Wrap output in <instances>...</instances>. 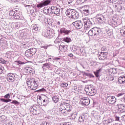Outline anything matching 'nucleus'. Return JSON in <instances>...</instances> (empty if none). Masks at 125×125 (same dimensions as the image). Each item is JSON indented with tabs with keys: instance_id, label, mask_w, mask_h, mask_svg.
Masks as SVG:
<instances>
[{
	"instance_id": "59",
	"label": "nucleus",
	"mask_w": 125,
	"mask_h": 125,
	"mask_svg": "<svg viewBox=\"0 0 125 125\" xmlns=\"http://www.w3.org/2000/svg\"><path fill=\"white\" fill-rule=\"evenodd\" d=\"M125 94V93H119L118 95H117V96L118 97H120V96H123V95H124Z\"/></svg>"
},
{
	"instance_id": "49",
	"label": "nucleus",
	"mask_w": 125,
	"mask_h": 125,
	"mask_svg": "<svg viewBox=\"0 0 125 125\" xmlns=\"http://www.w3.org/2000/svg\"><path fill=\"white\" fill-rule=\"evenodd\" d=\"M86 76H87V77H90V78H94V75L91 73H87Z\"/></svg>"
},
{
	"instance_id": "58",
	"label": "nucleus",
	"mask_w": 125,
	"mask_h": 125,
	"mask_svg": "<svg viewBox=\"0 0 125 125\" xmlns=\"http://www.w3.org/2000/svg\"><path fill=\"white\" fill-rule=\"evenodd\" d=\"M20 0H12V3H14L15 2H19Z\"/></svg>"
},
{
	"instance_id": "7",
	"label": "nucleus",
	"mask_w": 125,
	"mask_h": 125,
	"mask_svg": "<svg viewBox=\"0 0 125 125\" xmlns=\"http://www.w3.org/2000/svg\"><path fill=\"white\" fill-rule=\"evenodd\" d=\"M30 112L34 116L39 115V114H40V105L34 104L31 107Z\"/></svg>"
},
{
	"instance_id": "3",
	"label": "nucleus",
	"mask_w": 125,
	"mask_h": 125,
	"mask_svg": "<svg viewBox=\"0 0 125 125\" xmlns=\"http://www.w3.org/2000/svg\"><path fill=\"white\" fill-rule=\"evenodd\" d=\"M27 83L28 86L30 87L32 90H35L38 88L39 86V82L34 79H30Z\"/></svg>"
},
{
	"instance_id": "48",
	"label": "nucleus",
	"mask_w": 125,
	"mask_h": 125,
	"mask_svg": "<svg viewBox=\"0 0 125 125\" xmlns=\"http://www.w3.org/2000/svg\"><path fill=\"white\" fill-rule=\"evenodd\" d=\"M102 52H108V50L106 48V47H103L102 48Z\"/></svg>"
},
{
	"instance_id": "11",
	"label": "nucleus",
	"mask_w": 125,
	"mask_h": 125,
	"mask_svg": "<svg viewBox=\"0 0 125 125\" xmlns=\"http://www.w3.org/2000/svg\"><path fill=\"white\" fill-rule=\"evenodd\" d=\"M52 14H55L57 16H59L60 15V9L59 7L57 6H52Z\"/></svg>"
},
{
	"instance_id": "12",
	"label": "nucleus",
	"mask_w": 125,
	"mask_h": 125,
	"mask_svg": "<svg viewBox=\"0 0 125 125\" xmlns=\"http://www.w3.org/2000/svg\"><path fill=\"white\" fill-rule=\"evenodd\" d=\"M39 99L43 106H46V105L48 104V98L47 97H45L44 98H42V97H39Z\"/></svg>"
},
{
	"instance_id": "40",
	"label": "nucleus",
	"mask_w": 125,
	"mask_h": 125,
	"mask_svg": "<svg viewBox=\"0 0 125 125\" xmlns=\"http://www.w3.org/2000/svg\"><path fill=\"white\" fill-rule=\"evenodd\" d=\"M15 13H16L14 11H13V10H11L9 14L10 16L14 17V16L15 15Z\"/></svg>"
},
{
	"instance_id": "19",
	"label": "nucleus",
	"mask_w": 125,
	"mask_h": 125,
	"mask_svg": "<svg viewBox=\"0 0 125 125\" xmlns=\"http://www.w3.org/2000/svg\"><path fill=\"white\" fill-rule=\"evenodd\" d=\"M72 31L70 30H68L66 28L62 27L60 29V33L62 34V35H69L70 33H71Z\"/></svg>"
},
{
	"instance_id": "54",
	"label": "nucleus",
	"mask_w": 125,
	"mask_h": 125,
	"mask_svg": "<svg viewBox=\"0 0 125 125\" xmlns=\"http://www.w3.org/2000/svg\"><path fill=\"white\" fill-rule=\"evenodd\" d=\"M2 102H5V103H8V100L1 99Z\"/></svg>"
},
{
	"instance_id": "21",
	"label": "nucleus",
	"mask_w": 125,
	"mask_h": 125,
	"mask_svg": "<svg viewBox=\"0 0 125 125\" xmlns=\"http://www.w3.org/2000/svg\"><path fill=\"white\" fill-rule=\"evenodd\" d=\"M60 108L62 109H71V105L67 103H62L60 106Z\"/></svg>"
},
{
	"instance_id": "51",
	"label": "nucleus",
	"mask_w": 125,
	"mask_h": 125,
	"mask_svg": "<svg viewBox=\"0 0 125 125\" xmlns=\"http://www.w3.org/2000/svg\"><path fill=\"white\" fill-rule=\"evenodd\" d=\"M55 43H58L60 42V40L59 39V38H57L54 42Z\"/></svg>"
},
{
	"instance_id": "39",
	"label": "nucleus",
	"mask_w": 125,
	"mask_h": 125,
	"mask_svg": "<svg viewBox=\"0 0 125 125\" xmlns=\"http://www.w3.org/2000/svg\"><path fill=\"white\" fill-rule=\"evenodd\" d=\"M15 63H16V64H17V65H23V64H25L24 62L19 61H16L15 62Z\"/></svg>"
},
{
	"instance_id": "23",
	"label": "nucleus",
	"mask_w": 125,
	"mask_h": 125,
	"mask_svg": "<svg viewBox=\"0 0 125 125\" xmlns=\"http://www.w3.org/2000/svg\"><path fill=\"white\" fill-rule=\"evenodd\" d=\"M25 71L27 74H32V75L35 74V70L30 66H27L25 68Z\"/></svg>"
},
{
	"instance_id": "20",
	"label": "nucleus",
	"mask_w": 125,
	"mask_h": 125,
	"mask_svg": "<svg viewBox=\"0 0 125 125\" xmlns=\"http://www.w3.org/2000/svg\"><path fill=\"white\" fill-rule=\"evenodd\" d=\"M116 106L118 107L119 112H121V113H124V112H125V104H118L116 105Z\"/></svg>"
},
{
	"instance_id": "30",
	"label": "nucleus",
	"mask_w": 125,
	"mask_h": 125,
	"mask_svg": "<svg viewBox=\"0 0 125 125\" xmlns=\"http://www.w3.org/2000/svg\"><path fill=\"white\" fill-rule=\"evenodd\" d=\"M25 6L26 7H27V6L28 7L29 10L30 11V13H34V11H37V9L31 5H27Z\"/></svg>"
},
{
	"instance_id": "45",
	"label": "nucleus",
	"mask_w": 125,
	"mask_h": 125,
	"mask_svg": "<svg viewBox=\"0 0 125 125\" xmlns=\"http://www.w3.org/2000/svg\"><path fill=\"white\" fill-rule=\"evenodd\" d=\"M38 92H45L46 91V90L44 88H42V89H40L39 90H37Z\"/></svg>"
},
{
	"instance_id": "29",
	"label": "nucleus",
	"mask_w": 125,
	"mask_h": 125,
	"mask_svg": "<svg viewBox=\"0 0 125 125\" xmlns=\"http://www.w3.org/2000/svg\"><path fill=\"white\" fill-rule=\"evenodd\" d=\"M118 83L121 84L125 83V76H121L118 78Z\"/></svg>"
},
{
	"instance_id": "62",
	"label": "nucleus",
	"mask_w": 125,
	"mask_h": 125,
	"mask_svg": "<svg viewBox=\"0 0 125 125\" xmlns=\"http://www.w3.org/2000/svg\"><path fill=\"white\" fill-rule=\"evenodd\" d=\"M115 121H120V117L118 116H115Z\"/></svg>"
},
{
	"instance_id": "15",
	"label": "nucleus",
	"mask_w": 125,
	"mask_h": 125,
	"mask_svg": "<svg viewBox=\"0 0 125 125\" xmlns=\"http://www.w3.org/2000/svg\"><path fill=\"white\" fill-rule=\"evenodd\" d=\"M59 111H60L61 113L62 114L63 116H68V114L70 112H71V109H62L60 107H59Z\"/></svg>"
},
{
	"instance_id": "26",
	"label": "nucleus",
	"mask_w": 125,
	"mask_h": 125,
	"mask_svg": "<svg viewBox=\"0 0 125 125\" xmlns=\"http://www.w3.org/2000/svg\"><path fill=\"white\" fill-rule=\"evenodd\" d=\"M84 8H86L85 9H84L82 12L84 14V15H86V16H87V15H89V6H84Z\"/></svg>"
},
{
	"instance_id": "5",
	"label": "nucleus",
	"mask_w": 125,
	"mask_h": 125,
	"mask_svg": "<svg viewBox=\"0 0 125 125\" xmlns=\"http://www.w3.org/2000/svg\"><path fill=\"white\" fill-rule=\"evenodd\" d=\"M51 2L50 0H43L41 1L40 3H38L36 5L37 9H42V7L49 5V4Z\"/></svg>"
},
{
	"instance_id": "47",
	"label": "nucleus",
	"mask_w": 125,
	"mask_h": 125,
	"mask_svg": "<svg viewBox=\"0 0 125 125\" xmlns=\"http://www.w3.org/2000/svg\"><path fill=\"white\" fill-rule=\"evenodd\" d=\"M48 14H52V7L48 8Z\"/></svg>"
},
{
	"instance_id": "2",
	"label": "nucleus",
	"mask_w": 125,
	"mask_h": 125,
	"mask_svg": "<svg viewBox=\"0 0 125 125\" xmlns=\"http://www.w3.org/2000/svg\"><path fill=\"white\" fill-rule=\"evenodd\" d=\"M85 91L90 96H93L96 94L97 90L95 86L92 85L86 86L85 88Z\"/></svg>"
},
{
	"instance_id": "61",
	"label": "nucleus",
	"mask_w": 125,
	"mask_h": 125,
	"mask_svg": "<svg viewBox=\"0 0 125 125\" xmlns=\"http://www.w3.org/2000/svg\"><path fill=\"white\" fill-rule=\"evenodd\" d=\"M74 1V0H68V4H70V3H72Z\"/></svg>"
},
{
	"instance_id": "57",
	"label": "nucleus",
	"mask_w": 125,
	"mask_h": 125,
	"mask_svg": "<svg viewBox=\"0 0 125 125\" xmlns=\"http://www.w3.org/2000/svg\"><path fill=\"white\" fill-rule=\"evenodd\" d=\"M113 122V119L112 118H109L107 120V123L108 124H111Z\"/></svg>"
},
{
	"instance_id": "13",
	"label": "nucleus",
	"mask_w": 125,
	"mask_h": 125,
	"mask_svg": "<svg viewBox=\"0 0 125 125\" xmlns=\"http://www.w3.org/2000/svg\"><path fill=\"white\" fill-rule=\"evenodd\" d=\"M7 80L9 83L15 82V75L13 73L8 74Z\"/></svg>"
},
{
	"instance_id": "6",
	"label": "nucleus",
	"mask_w": 125,
	"mask_h": 125,
	"mask_svg": "<svg viewBox=\"0 0 125 125\" xmlns=\"http://www.w3.org/2000/svg\"><path fill=\"white\" fill-rule=\"evenodd\" d=\"M36 52H37V49L35 48H31L25 51V55L28 58H31L36 54Z\"/></svg>"
},
{
	"instance_id": "27",
	"label": "nucleus",
	"mask_w": 125,
	"mask_h": 125,
	"mask_svg": "<svg viewBox=\"0 0 125 125\" xmlns=\"http://www.w3.org/2000/svg\"><path fill=\"white\" fill-rule=\"evenodd\" d=\"M70 18L72 19H78L79 18V13L74 10L73 12H72V15Z\"/></svg>"
},
{
	"instance_id": "38",
	"label": "nucleus",
	"mask_w": 125,
	"mask_h": 125,
	"mask_svg": "<svg viewBox=\"0 0 125 125\" xmlns=\"http://www.w3.org/2000/svg\"><path fill=\"white\" fill-rule=\"evenodd\" d=\"M11 104H14V105H19L20 103L16 100H13L12 102H11Z\"/></svg>"
},
{
	"instance_id": "14",
	"label": "nucleus",
	"mask_w": 125,
	"mask_h": 125,
	"mask_svg": "<svg viewBox=\"0 0 125 125\" xmlns=\"http://www.w3.org/2000/svg\"><path fill=\"white\" fill-rule=\"evenodd\" d=\"M107 55H108V52H101L98 56V58L99 60H105L107 59Z\"/></svg>"
},
{
	"instance_id": "8",
	"label": "nucleus",
	"mask_w": 125,
	"mask_h": 125,
	"mask_svg": "<svg viewBox=\"0 0 125 125\" xmlns=\"http://www.w3.org/2000/svg\"><path fill=\"white\" fill-rule=\"evenodd\" d=\"M96 19L100 24H103V23H105V21H106V19L102 14L97 15Z\"/></svg>"
},
{
	"instance_id": "22",
	"label": "nucleus",
	"mask_w": 125,
	"mask_h": 125,
	"mask_svg": "<svg viewBox=\"0 0 125 125\" xmlns=\"http://www.w3.org/2000/svg\"><path fill=\"white\" fill-rule=\"evenodd\" d=\"M31 29L33 33H37L38 31H40V30H41L40 26L38 24H32L31 25Z\"/></svg>"
},
{
	"instance_id": "16",
	"label": "nucleus",
	"mask_w": 125,
	"mask_h": 125,
	"mask_svg": "<svg viewBox=\"0 0 125 125\" xmlns=\"http://www.w3.org/2000/svg\"><path fill=\"white\" fill-rule=\"evenodd\" d=\"M82 100V104L83 106H88L90 103V100H89L88 98H83Z\"/></svg>"
},
{
	"instance_id": "24",
	"label": "nucleus",
	"mask_w": 125,
	"mask_h": 125,
	"mask_svg": "<svg viewBox=\"0 0 125 125\" xmlns=\"http://www.w3.org/2000/svg\"><path fill=\"white\" fill-rule=\"evenodd\" d=\"M12 25L15 29H18L19 28H20V27H22V23L20 22H13Z\"/></svg>"
},
{
	"instance_id": "25",
	"label": "nucleus",
	"mask_w": 125,
	"mask_h": 125,
	"mask_svg": "<svg viewBox=\"0 0 125 125\" xmlns=\"http://www.w3.org/2000/svg\"><path fill=\"white\" fill-rule=\"evenodd\" d=\"M74 9H68L66 11L65 13L67 16L69 17V18H71V17H72V15H73V12H74Z\"/></svg>"
},
{
	"instance_id": "34",
	"label": "nucleus",
	"mask_w": 125,
	"mask_h": 125,
	"mask_svg": "<svg viewBox=\"0 0 125 125\" xmlns=\"http://www.w3.org/2000/svg\"><path fill=\"white\" fill-rule=\"evenodd\" d=\"M63 42H70L72 41V40H71V38H69V37H65L63 39Z\"/></svg>"
},
{
	"instance_id": "35",
	"label": "nucleus",
	"mask_w": 125,
	"mask_h": 125,
	"mask_svg": "<svg viewBox=\"0 0 125 125\" xmlns=\"http://www.w3.org/2000/svg\"><path fill=\"white\" fill-rule=\"evenodd\" d=\"M121 33H122L123 36L125 38V26L122 27Z\"/></svg>"
},
{
	"instance_id": "41",
	"label": "nucleus",
	"mask_w": 125,
	"mask_h": 125,
	"mask_svg": "<svg viewBox=\"0 0 125 125\" xmlns=\"http://www.w3.org/2000/svg\"><path fill=\"white\" fill-rule=\"evenodd\" d=\"M6 55H7V58H9V57H10V56L12 55V51H10L7 52Z\"/></svg>"
},
{
	"instance_id": "33",
	"label": "nucleus",
	"mask_w": 125,
	"mask_h": 125,
	"mask_svg": "<svg viewBox=\"0 0 125 125\" xmlns=\"http://www.w3.org/2000/svg\"><path fill=\"white\" fill-rule=\"evenodd\" d=\"M53 101L54 103H57L59 101V98L58 96H55L52 97Z\"/></svg>"
},
{
	"instance_id": "55",
	"label": "nucleus",
	"mask_w": 125,
	"mask_h": 125,
	"mask_svg": "<svg viewBox=\"0 0 125 125\" xmlns=\"http://www.w3.org/2000/svg\"><path fill=\"white\" fill-rule=\"evenodd\" d=\"M41 125H49V124L45 121H43Z\"/></svg>"
},
{
	"instance_id": "46",
	"label": "nucleus",
	"mask_w": 125,
	"mask_h": 125,
	"mask_svg": "<svg viewBox=\"0 0 125 125\" xmlns=\"http://www.w3.org/2000/svg\"><path fill=\"white\" fill-rule=\"evenodd\" d=\"M3 71H4V68L2 65H0V74H2V73H3Z\"/></svg>"
},
{
	"instance_id": "36",
	"label": "nucleus",
	"mask_w": 125,
	"mask_h": 125,
	"mask_svg": "<svg viewBox=\"0 0 125 125\" xmlns=\"http://www.w3.org/2000/svg\"><path fill=\"white\" fill-rule=\"evenodd\" d=\"M14 17L15 19H20V14L19 13H16Z\"/></svg>"
},
{
	"instance_id": "63",
	"label": "nucleus",
	"mask_w": 125,
	"mask_h": 125,
	"mask_svg": "<svg viewBox=\"0 0 125 125\" xmlns=\"http://www.w3.org/2000/svg\"><path fill=\"white\" fill-rule=\"evenodd\" d=\"M54 60H55V61H57V60H60V58H56L54 59Z\"/></svg>"
},
{
	"instance_id": "32",
	"label": "nucleus",
	"mask_w": 125,
	"mask_h": 125,
	"mask_svg": "<svg viewBox=\"0 0 125 125\" xmlns=\"http://www.w3.org/2000/svg\"><path fill=\"white\" fill-rule=\"evenodd\" d=\"M60 50L62 52H65L67 50V47L65 45H61L60 46Z\"/></svg>"
},
{
	"instance_id": "64",
	"label": "nucleus",
	"mask_w": 125,
	"mask_h": 125,
	"mask_svg": "<svg viewBox=\"0 0 125 125\" xmlns=\"http://www.w3.org/2000/svg\"><path fill=\"white\" fill-rule=\"evenodd\" d=\"M68 56H69V57H73V56H74V55H73V54L70 53L68 54Z\"/></svg>"
},
{
	"instance_id": "56",
	"label": "nucleus",
	"mask_w": 125,
	"mask_h": 125,
	"mask_svg": "<svg viewBox=\"0 0 125 125\" xmlns=\"http://www.w3.org/2000/svg\"><path fill=\"white\" fill-rule=\"evenodd\" d=\"M27 26H28V23H27V22L21 23V27H27Z\"/></svg>"
},
{
	"instance_id": "17",
	"label": "nucleus",
	"mask_w": 125,
	"mask_h": 125,
	"mask_svg": "<svg viewBox=\"0 0 125 125\" xmlns=\"http://www.w3.org/2000/svg\"><path fill=\"white\" fill-rule=\"evenodd\" d=\"M42 68L43 71L45 70H52L53 69V67H52V65L48 63H45L43 64L42 66Z\"/></svg>"
},
{
	"instance_id": "52",
	"label": "nucleus",
	"mask_w": 125,
	"mask_h": 125,
	"mask_svg": "<svg viewBox=\"0 0 125 125\" xmlns=\"http://www.w3.org/2000/svg\"><path fill=\"white\" fill-rule=\"evenodd\" d=\"M43 11H44V12H45V13H46V14H48V8H44Z\"/></svg>"
},
{
	"instance_id": "31",
	"label": "nucleus",
	"mask_w": 125,
	"mask_h": 125,
	"mask_svg": "<svg viewBox=\"0 0 125 125\" xmlns=\"http://www.w3.org/2000/svg\"><path fill=\"white\" fill-rule=\"evenodd\" d=\"M101 71H102V68H100L98 70H97L96 71H94V74L96 76V78H99V74L101 73Z\"/></svg>"
},
{
	"instance_id": "43",
	"label": "nucleus",
	"mask_w": 125,
	"mask_h": 125,
	"mask_svg": "<svg viewBox=\"0 0 125 125\" xmlns=\"http://www.w3.org/2000/svg\"><path fill=\"white\" fill-rule=\"evenodd\" d=\"M61 86L62 87H67L68 86V83H62L61 84Z\"/></svg>"
},
{
	"instance_id": "60",
	"label": "nucleus",
	"mask_w": 125,
	"mask_h": 125,
	"mask_svg": "<svg viewBox=\"0 0 125 125\" xmlns=\"http://www.w3.org/2000/svg\"><path fill=\"white\" fill-rule=\"evenodd\" d=\"M79 1H80L81 3H83V2H85V1H87V0H78Z\"/></svg>"
},
{
	"instance_id": "9",
	"label": "nucleus",
	"mask_w": 125,
	"mask_h": 125,
	"mask_svg": "<svg viewBox=\"0 0 125 125\" xmlns=\"http://www.w3.org/2000/svg\"><path fill=\"white\" fill-rule=\"evenodd\" d=\"M106 102L109 103V104H114L116 103L117 99L115 96H108L106 98Z\"/></svg>"
},
{
	"instance_id": "28",
	"label": "nucleus",
	"mask_w": 125,
	"mask_h": 125,
	"mask_svg": "<svg viewBox=\"0 0 125 125\" xmlns=\"http://www.w3.org/2000/svg\"><path fill=\"white\" fill-rule=\"evenodd\" d=\"M75 49H76V52H78V50H80V54H83L84 53V48L83 47H78L77 46H75Z\"/></svg>"
},
{
	"instance_id": "37",
	"label": "nucleus",
	"mask_w": 125,
	"mask_h": 125,
	"mask_svg": "<svg viewBox=\"0 0 125 125\" xmlns=\"http://www.w3.org/2000/svg\"><path fill=\"white\" fill-rule=\"evenodd\" d=\"M0 63H1L2 64H6L7 63H8V61H5L2 58H0Z\"/></svg>"
},
{
	"instance_id": "4",
	"label": "nucleus",
	"mask_w": 125,
	"mask_h": 125,
	"mask_svg": "<svg viewBox=\"0 0 125 125\" xmlns=\"http://www.w3.org/2000/svg\"><path fill=\"white\" fill-rule=\"evenodd\" d=\"M54 31L50 28L47 30H43L42 32V36L47 39H51L53 37Z\"/></svg>"
},
{
	"instance_id": "50",
	"label": "nucleus",
	"mask_w": 125,
	"mask_h": 125,
	"mask_svg": "<svg viewBox=\"0 0 125 125\" xmlns=\"http://www.w3.org/2000/svg\"><path fill=\"white\" fill-rule=\"evenodd\" d=\"M4 98H6L7 99H9L10 98V94H7L4 96Z\"/></svg>"
},
{
	"instance_id": "10",
	"label": "nucleus",
	"mask_w": 125,
	"mask_h": 125,
	"mask_svg": "<svg viewBox=\"0 0 125 125\" xmlns=\"http://www.w3.org/2000/svg\"><path fill=\"white\" fill-rule=\"evenodd\" d=\"M72 25L76 28V29H82L83 26V23L81 21H77L72 23Z\"/></svg>"
},
{
	"instance_id": "53",
	"label": "nucleus",
	"mask_w": 125,
	"mask_h": 125,
	"mask_svg": "<svg viewBox=\"0 0 125 125\" xmlns=\"http://www.w3.org/2000/svg\"><path fill=\"white\" fill-rule=\"evenodd\" d=\"M48 47V45H44L43 46H41V48H44V49H47Z\"/></svg>"
},
{
	"instance_id": "42",
	"label": "nucleus",
	"mask_w": 125,
	"mask_h": 125,
	"mask_svg": "<svg viewBox=\"0 0 125 125\" xmlns=\"http://www.w3.org/2000/svg\"><path fill=\"white\" fill-rule=\"evenodd\" d=\"M21 35H23V36H27L28 35V30H23L22 31V33H21Z\"/></svg>"
},
{
	"instance_id": "1",
	"label": "nucleus",
	"mask_w": 125,
	"mask_h": 125,
	"mask_svg": "<svg viewBox=\"0 0 125 125\" xmlns=\"http://www.w3.org/2000/svg\"><path fill=\"white\" fill-rule=\"evenodd\" d=\"M83 22L84 26V31L86 34H88L91 37H94L96 40H98L101 35V29L98 27H92V23L88 18L83 19Z\"/></svg>"
},
{
	"instance_id": "44",
	"label": "nucleus",
	"mask_w": 125,
	"mask_h": 125,
	"mask_svg": "<svg viewBox=\"0 0 125 125\" xmlns=\"http://www.w3.org/2000/svg\"><path fill=\"white\" fill-rule=\"evenodd\" d=\"M4 43H6V41L3 40V39L0 40V45H3Z\"/></svg>"
},
{
	"instance_id": "18",
	"label": "nucleus",
	"mask_w": 125,
	"mask_h": 125,
	"mask_svg": "<svg viewBox=\"0 0 125 125\" xmlns=\"http://www.w3.org/2000/svg\"><path fill=\"white\" fill-rule=\"evenodd\" d=\"M87 119V115L86 114H83L80 116L78 121L80 123H83Z\"/></svg>"
}]
</instances>
